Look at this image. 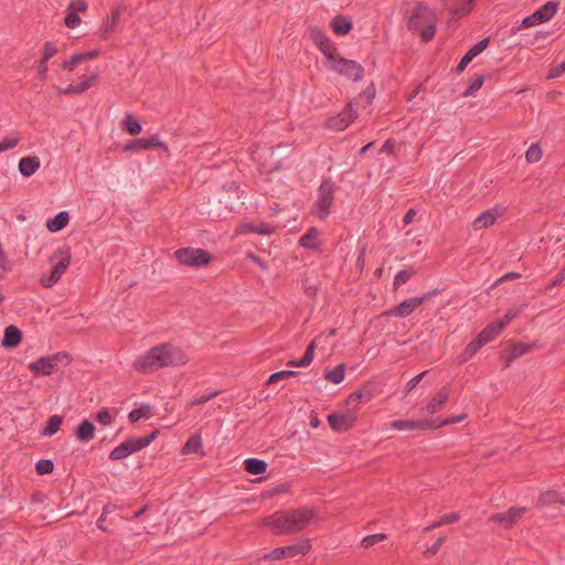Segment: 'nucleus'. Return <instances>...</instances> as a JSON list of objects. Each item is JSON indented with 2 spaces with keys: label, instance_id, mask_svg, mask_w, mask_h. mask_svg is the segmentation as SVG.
I'll use <instances>...</instances> for the list:
<instances>
[{
  "label": "nucleus",
  "instance_id": "obj_1",
  "mask_svg": "<svg viewBox=\"0 0 565 565\" xmlns=\"http://www.w3.org/2000/svg\"><path fill=\"white\" fill-rule=\"evenodd\" d=\"M316 516L317 512L313 508L301 507L275 512L266 516L263 524L269 527L275 535L296 534L306 529Z\"/></svg>",
  "mask_w": 565,
  "mask_h": 565
},
{
  "label": "nucleus",
  "instance_id": "obj_2",
  "mask_svg": "<svg viewBox=\"0 0 565 565\" xmlns=\"http://www.w3.org/2000/svg\"><path fill=\"white\" fill-rule=\"evenodd\" d=\"M436 24L437 17L435 11L424 3H418L407 21V29L412 33H418L420 40L427 43L436 34Z\"/></svg>",
  "mask_w": 565,
  "mask_h": 565
},
{
  "label": "nucleus",
  "instance_id": "obj_3",
  "mask_svg": "<svg viewBox=\"0 0 565 565\" xmlns=\"http://www.w3.org/2000/svg\"><path fill=\"white\" fill-rule=\"evenodd\" d=\"M158 435L159 430L154 429L143 437H129L110 451L109 459L113 461L125 459L129 455L148 447Z\"/></svg>",
  "mask_w": 565,
  "mask_h": 565
},
{
  "label": "nucleus",
  "instance_id": "obj_4",
  "mask_svg": "<svg viewBox=\"0 0 565 565\" xmlns=\"http://www.w3.org/2000/svg\"><path fill=\"white\" fill-rule=\"evenodd\" d=\"M335 193L334 182L327 178L318 189V199L315 202L312 213L320 220H326L330 214Z\"/></svg>",
  "mask_w": 565,
  "mask_h": 565
},
{
  "label": "nucleus",
  "instance_id": "obj_5",
  "mask_svg": "<svg viewBox=\"0 0 565 565\" xmlns=\"http://www.w3.org/2000/svg\"><path fill=\"white\" fill-rule=\"evenodd\" d=\"M55 262L53 269L49 277L43 276L41 278V285L45 288L54 286L66 271L71 264V252L68 248L58 249L50 257V263Z\"/></svg>",
  "mask_w": 565,
  "mask_h": 565
},
{
  "label": "nucleus",
  "instance_id": "obj_6",
  "mask_svg": "<svg viewBox=\"0 0 565 565\" xmlns=\"http://www.w3.org/2000/svg\"><path fill=\"white\" fill-rule=\"evenodd\" d=\"M330 63L331 71L347 77L348 79H352L353 82H360L364 76L363 66L353 60H348L337 54Z\"/></svg>",
  "mask_w": 565,
  "mask_h": 565
},
{
  "label": "nucleus",
  "instance_id": "obj_7",
  "mask_svg": "<svg viewBox=\"0 0 565 565\" xmlns=\"http://www.w3.org/2000/svg\"><path fill=\"white\" fill-rule=\"evenodd\" d=\"M177 260L190 267H203L211 263V254L202 248L182 247L174 252Z\"/></svg>",
  "mask_w": 565,
  "mask_h": 565
},
{
  "label": "nucleus",
  "instance_id": "obj_8",
  "mask_svg": "<svg viewBox=\"0 0 565 565\" xmlns=\"http://www.w3.org/2000/svg\"><path fill=\"white\" fill-rule=\"evenodd\" d=\"M438 292V289H434L431 291L425 292L420 297H412L399 305L391 308L390 310L385 311L383 315L387 317H398V318H406L411 316L414 310L423 305L426 300L430 299L434 295Z\"/></svg>",
  "mask_w": 565,
  "mask_h": 565
},
{
  "label": "nucleus",
  "instance_id": "obj_9",
  "mask_svg": "<svg viewBox=\"0 0 565 565\" xmlns=\"http://www.w3.org/2000/svg\"><path fill=\"white\" fill-rule=\"evenodd\" d=\"M311 548V544L309 540H302L298 542L297 544L288 545V546H281L276 547L270 553L265 554L260 561H276V559H282L288 557H295L297 555H305L307 554Z\"/></svg>",
  "mask_w": 565,
  "mask_h": 565
},
{
  "label": "nucleus",
  "instance_id": "obj_10",
  "mask_svg": "<svg viewBox=\"0 0 565 565\" xmlns=\"http://www.w3.org/2000/svg\"><path fill=\"white\" fill-rule=\"evenodd\" d=\"M63 360H68L66 353L41 356L40 359L31 362L28 367L38 375H51L57 369L58 363L63 362Z\"/></svg>",
  "mask_w": 565,
  "mask_h": 565
},
{
  "label": "nucleus",
  "instance_id": "obj_11",
  "mask_svg": "<svg viewBox=\"0 0 565 565\" xmlns=\"http://www.w3.org/2000/svg\"><path fill=\"white\" fill-rule=\"evenodd\" d=\"M559 2L551 0L536 10L533 14L522 20L521 29H526L546 21H550L557 12Z\"/></svg>",
  "mask_w": 565,
  "mask_h": 565
},
{
  "label": "nucleus",
  "instance_id": "obj_12",
  "mask_svg": "<svg viewBox=\"0 0 565 565\" xmlns=\"http://www.w3.org/2000/svg\"><path fill=\"white\" fill-rule=\"evenodd\" d=\"M310 40L321 51L326 58L330 62L338 54L334 43L329 36L318 26L309 28Z\"/></svg>",
  "mask_w": 565,
  "mask_h": 565
},
{
  "label": "nucleus",
  "instance_id": "obj_13",
  "mask_svg": "<svg viewBox=\"0 0 565 565\" xmlns=\"http://www.w3.org/2000/svg\"><path fill=\"white\" fill-rule=\"evenodd\" d=\"M160 344L152 347L145 355L138 358L135 367L141 372H152L162 369V353Z\"/></svg>",
  "mask_w": 565,
  "mask_h": 565
},
{
  "label": "nucleus",
  "instance_id": "obj_14",
  "mask_svg": "<svg viewBox=\"0 0 565 565\" xmlns=\"http://www.w3.org/2000/svg\"><path fill=\"white\" fill-rule=\"evenodd\" d=\"M160 348L162 350L163 367L184 365L189 361L188 355L180 348L171 343L160 344Z\"/></svg>",
  "mask_w": 565,
  "mask_h": 565
},
{
  "label": "nucleus",
  "instance_id": "obj_15",
  "mask_svg": "<svg viewBox=\"0 0 565 565\" xmlns=\"http://www.w3.org/2000/svg\"><path fill=\"white\" fill-rule=\"evenodd\" d=\"M327 419L332 430L344 433L353 427L356 420V414L354 411L349 409L347 413L329 414Z\"/></svg>",
  "mask_w": 565,
  "mask_h": 565
},
{
  "label": "nucleus",
  "instance_id": "obj_16",
  "mask_svg": "<svg viewBox=\"0 0 565 565\" xmlns=\"http://www.w3.org/2000/svg\"><path fill=\"white\" fill-rule=\"evenodd\" d=\"M153 148H162L163 150L168 151V146L160 141L159 137L157 135L148 137V138H139L129 141L127 145H125L124 150L125 151H137L141 149H153Z\"/></svg>",
  "mask_w": 565,
  "mask_h": 565
},
{
  "label": "nucleus",
  "instance_id": "obj_17",
  "mask_svg": "<svg viewBox=\"0 0 565 565\" xmlns=\"http://www.w3.org/2000/svg\"><path fill=\"white\" fill-rule=\"evenodd\" d=\"M525 512L526 508H510L504 513L493 514L490 520L501 524L504 529H510Z\"/></svg>",
  "mask_w": 565,
  "mask_h": 565
},
{
  "label": "nucleus",
  "instance_id": "obj_18",
  "mask_svg": "<svg viewBox=\"0 0 565 565\" xmlns=\"http://www.w3.org/2000/svg\"><path fill=\"white\" fill-rule=\"evenodd\" d=\"M490 43V39L489 38H486V39H482L480 40L478 43H476L472 47H470L467 53L462 56V58L460 60V62L458 63V65L456 66L455 68V72L457 74H460L462 73L466 67L468 66V64L477 56L479 55L483 50L487 49V46L489 45Z\"/></svg>",
  "mask_w": 565,
  "mask_h": 565
},
{
  "label": "nucleus",
  "instance_id": "obj_19",
  "mask_svg": "<svg viewBox=\"0 0 565 565\" xmlns=\"http://www.w3.org/2000/svg\"><path fill=\"white\" fill-rule=\"evenodd\" d=\"M125 8L122 6H118L111 10L110 17L106 18V20L103 23V26L100 28L102 39L107 40L111 36Z\"/></svg>",
  "mask_w": 565,
  "mask_h": 565
},
{
  "label": "nucleus",
  "instance_id": "obj_20",
  "mask_svg": "<svg viewBox=\"0 0 565 565\" xmlns=\"http://www.w3.org/2000/svg\"><path fill=\"white\" fill-rule=\"evenodd\" d=\"M391 427L397 430H427L431 429V423L428 419H418V420H394L391 423Z\"/></svg>",
  "mask_w": 565,
  "mask_h": 565
},
{
  "label": "nucleus",
  "instance_id": "obj_21",
  "mask_svg": "<svg viewBox=\"0 0 565 565\" xmlns=\"http://www.w3.org/2000/svg\"><path fill=\"white\" fill-rule=\"evenodd\" d=\"M22 341V332L15 326H8L4 329V334L1 341L3 348L13 349L17 348Z\"/></svg>",
  "mask_w": 565,
  "mask_h": 565
},
{
  "label": "nucleus",
  "instance_id": "obj_22",
  "mask_svg": "<svg viewBox=\"0 0 565 565\" xmlns=\"http://www.w3.org/2000/svg\"><path fill=\"white\" fill-rule=\"evenodd\" d=\"M450 395V388L449 386L445 385L443 386L436 395L430 399V402L427 404L426 408L429 414H435L438 411L443 408L445 403L448 401Z\"/></svg>",
  "mask_w": 565,
  "mask_h": 565
},
{
  "label": "nucleus",
  "instance_id": "obj_23",
  "mask_svg": "<svg viewBox=\"0 0 565 565\" xmlns=\"http://www.w3.org/2000/svg\"><path fill=\"white\" fill-rule=\"evenodd\" d=\"M330 26L337 35H347L353 29L352 21L348 17L341 14L331 20Z\"/></svg>",
  "mask_w": 565,
  "mask_h": 565
},
{
  "label": "nucleus",
  "instance_id": "obj_24",
  "mask_svg": "<svg viewBox=\"0 0 565 565\" xmlns=\"http://www.w3.org/2000/svg\"><path fill=\"white\" fill-rule=\"evenodd\" d=\"M95 430L94 424L88 419H84L79 423L74 434L79 441L87 443L95 437Z\"/></svg>",
  "mask_w": 565,
  "mask_h": 565
},
{
  "label": "nucleus",
  "instance_id": "obj_25",
  "mask_svg": "<svg viewBox=\"0 0 565 565\" xmlns=\"http://www.w3.org/2000/svg\"><path fill=\"white\" fill-rule=\"evenodd\" d=\"M457 2L456 8L449 9V14L452 20L461 19L469 14L475 7L476 0H455Z\"/></svg>",
  "mask_w": 565,
  "mask_h": 565
},
{
  "label": "nucleus",
  "instance_id": "obj_26",
  "mask_svg": "<svg viewBox=\"0 0 565 565\" xmlns=\"http://www.w3.org/2000/svg\"><path fill=\"white\" fill-rule=\"evenodd\" d=\"M40 168V159L38 157H23L19 161V171L23 177H31Z\"/></svg>",
  "mask_w": 565,
  "mask_h": 565
},
{
  "label": "nucleus",
  "instance_id": "obj_27",
  "mask_svg": "<svg viewBox=\"0 0 565 565\" xmlns=\"http://www.w3.org/2000/svg\"><path fill=\"white\" fill-rule=\"evenodd\" d=\"M68 213L66 211H62L46 222V227L51 233H56L63 230L68 224Z\"/></svg>",
  "mask_w": 565,
  "mask_h": 565
},
{
  "label": "nucleus",
  "instance_id": "obj_28",
  "mask_svg": "<svg viewBox=\"0 0 565 565\" xmlns=\"http://www.w3.org/2000/svg\"><path fill=\"white\" fill-rule=\"evenodd\" d=\"M502 332V324H495L494 322L487 326L476 338L482 345L492 341L497 335Z\"/></svg>",
  "mask_w": 565,
  "mask_h": 565
},
{
  "label": "nucleus",
  "instance_id": "obj_29",
  "mask_svg": "<svg viewBox=\"0 0 565 565\" xmlns=\"http://www.w3.org/2000/svg\"><path fill=\"white\" fill-rule=\"evenodd\" d=\"M497 220V214H494L492 211H484L482 212L472 223L473 230L480 231L483 228H488L489 226L493 225Z\"/></svg>",
  "mask_w": 565,
  "mask_h": 565
},
{
  "label": "nucleus",
  "instance_id": "obj_30",
  "mask_svg": "<svg viewBox=\"0 0 565 565\" xmlns=\"http://www.w3.org/2000/svg\"><path fill=\"white\" fill-rule=\"evenodd\" d=\"M267 468V462L258 458H248L244 461V469L252 475H262Z\"/></svg>",
  "mask_w": 565,
  "mask_h": 565
},
{
  "label": "nucleus",
  "instance_id": "obj_31",
  "mask_svg": "<svg viewBox=\"0 0 565 565\" xmlns=\"http://www.w3.org/2000/svg\"><path fill=\"white\" fill-rule=\"evenodd\" d=\"M319 235V231L317 227H310L299 239V244L302 247L309 249H318L319 244L317 243V238Z\"/></svg>",
  "mask_w": 565,
  "mask_h": 565
},
{
  "label": "nucleus",
  "instance_id": "obj_32",
  "mask_svg": "<svg viewBox=\"0 0 565 565\" xmlns=\"http://www.w3.org/2000/svg\"><path fill=\"white\" fill-rule=\"evenodd\" d=\"M532 349V344H526L522 342L514 343L512 345V350L509 356L505 359L504 366L508 367L510 364L518 358L524 355Z\"/></svg>",
  "mask_w": 565,
  "mask_h": 565
},
{
  "label": "nucleus",
  "instance_id": "obj_33",
  "mask_svg": "<svg viewBox=\"0 0 565 565\" xmlns=\"http://www.w3.org/2000/svg\"><path fill=\"white\" fill-rule=\"evenodd\" d=\"M460 520V514L458 512H450V513H447L443 516H440L437 521H435L434 523L429 524L428 526H426L424 529V532H429L431 530H435L439 526H443V525H447V524H452V523H456Z\"/></svg>",
  "mask_w": 565,
  "mask_h": 565
},
{
  "label": "nucleus",
  "instance_id": "obj_34",
  "mask_svg": "<svg viewBox=\"0 0 565 565\" xmlns=\"http://www.w3.org/2000/svg\"><path fill=\"white\" fill-rule=\"evenodd\" d=\"M539 503L541 505H553V504H561L563 505L565 503L564 499L559 494V492L555 490H550L541 494L539 499Z\"/></svg>",
  "mask_w": 565,
  "mask_h": 565
},
{
  "label": "nucleus",
  "instance_id": "obj_35",
  "mask_svg": "<svg viewBox=\"0 0 565 565\" xmlns=\"http://www.w3.org/2000/svg\"><path fill=\"white\" fill-rule=\"evenodd\" d=\"M345 374V365L339 364L332 370H327L324 373V377L334 384H340L344 380Z\"/></svg>",
  "mask_w": 565,
  "mask_h": 565
},
{
  "label": "nucleus",
  "instance_id": "obj_36",
  "mask_svg": "<svg viewBox=\"0 0 565 565\" xmlns=\"http://www.w3.org/2000/svg\"><path fill=\"white\" fill-rule=\"evenodd\" d=\"M151 416H152L151 406L148 404H145V405L140 406L139 408L132 409L128 415V419L130 423H136L141 418H150Z\"/></svg>",
  "mask_w": 565,
  "mask_h": 565
},
{
  "label": "nucleus",
  "instance_id": "obj_37",
  "mask_svg": "<svg viewBox=\"0 0 565 565\" xmlns=\"http://www.w3.org/2000/svg\"><path fill=\"white\" fill-rule=\"evenodd\" d=\"M63 423V416L52 415L46 422V426L42 431V435L52 436L56 434Z\"/></svg>",
  "mask_w": 565,
  "mask_h": 565
},
{
  "label": "nucleus",
  "instance_id": "obj_38",
  "mask_svg": "<svg viewBox=\"0 0 565 565\" xmlns=\"http://www.w3.org/2000/svg\"><path fill=\"white\" fill-rule=\"evenodd\" d=\"M202 448V440L199 435H192L182 447V454H198Z\"/></svg>",
  "mask_w": 565,
  "mask_h": 565
},
{
  "label": "nucleus",
  "instance_id": "obj_39",
  "mask_svg": "<svg viewBox=\"0 0 565 565\" xmlns=\"http://www.w3.org/2000/svg\"><path fill=\"white\" fill-rule=\"evenodd\" d=\"M415 275V270L412 267L399 270L394 278L393 287L394 289H398L402 285L406 284L413 276Z\"/></svg>",
  "mask_w": 565,
  "mask_h": 565
},
{
  "label": "nucleus",
  "instance_id": "obj_40",
  "mask_svg": "<svg viewBox=\"0 0 565 565\" xmlns=\"http://www.w3.org/2000/svg\"><path fill=\"white\" fill-rule=\"evenodd\" d=\"M483 345L480 341L475 338L470 343L467 344L463 352L460 355L461 362L470 360Z\"/></svg>",
  "mask_w": 565,
  "mask_h": 565
},
{
  "label": "nucleus",
  "instance_id": "obj_41",
  "mask_svg": "<svg viewBox=\"0 0 565 565\" xmlns=\"http://www.w3.org/2000/svg\"><path fill=\"white\" fill-rule=\"evenodd\" d=\"M125 129L131 135L137 136L141 132L142 127L137 118L132 115H127L124 120Z\"/></svg>",
  "mask_w": 565,
  "mask_h": 565
},
{
  "label": "nucleus",
  "instance_id": "obj_42",
  "mask_svg": "<svg viewBox=\"0 0 565 565\" xmlns=\"http://www.w3.org/2000/svg\"><path fill=\"white\" fill-rule=\"evenodd\" d=\"M242 232H250L256 234H270L273 232V227L266 223H260L258 225L254 224H244L242 225Z\"/></svg>",
  "mask_w": 565,
  "mask_h": 565
},
{
  "label": "nucleus",
  "instance_id": "obj_43",
  "mask_svg": "<svg viewBox=\"0 0 565 565\" xmlns=\"http://www.w3.org/2000/svg\"><path fill=\"white\" fill-rule=\"evenodd\" d=\"M317 348L316 340H312L305 351L303 356L299 360V363L309 366L315 358V350Z\"/></svg>",
  "mask_w": 565,
  "mask_h": 565
},
{
  "label": "nucleus",
  "instance_id": "obj_44",
  "mask_svg": "<svg viewBox=\"0 0 565 565\" xmlns=\"http://www.w3.org/2000/svg\"><path fill=\"white\" fill-rule=\"evenodd\" d=\"M298 372L296 371H289V370H282V371H279V372H276V373H273L267 382H266V385H270V384H274V383H277L278 381H281V380H286L290 376H295L297 375Z\"/></svg>",
  "mask_w": 565,
  "mask_h": 565
},
{
  "label": "nucleus",
  "instance_id": "obj_45",
  "mask_svg": "<svg viewBox=\"0 0 565 565\" xmlns=\"http://www.w3.org/2000/svg\"><path fill=\"white\" fill-rule=\"evenodd\" d=\"M53 469L54 463L50 459H40L35 465V471L40 476L51 473Z\"/></svg>",
  "mask_w": 565,
  "mask_h": 565
},
{
  "label": "nucleus",
  "instance_id": "obj_46",
  "mask_svg": "<svg viewBox=\"0 0 565 565\" xmlns=\"http://www.w3.org/2000/svg\"><path fill=\"white\" fill-rule=\"evenodd\" d=\"M97 81V74L94 73L92 75H83L79 77L78 88L81 93L88 90L94 83Z\"/></svg>",
  "mask_w": 565,
  "mask_h": 565
},
{
  "label": "nucleus",
  "instance_id": "obj_47",
  "mask_svg": "<svg viewBox=\"0 0 565 565\" xmlns=\"http://www.w3.org/2000/svg\"><path fill=\"white\" fill-rule=\"evenodd\" d=\"M327 127L337 131H342L349 127L348 121H344L343 118L339 116L330 117L327 120Z\"/></svg>",
  "mask_w": 565,
  "mask_h": 565
},
{
  "label": "nucleus",
  "instance_id": "obj_48",
  "mask_svg": "<svg viewBox=\"0 0 565 565\" xmlns=\"http://www.w3.org/2000/svg\"><path fill=\"white\" fill-rule=\"evenodd\" d=\"M483 83H484V76L483 75H476L471 79V82H470L468 88L466 89V92L463 93V96L472 95L475 92H477L478 89H480L482 87Z\"/></svg>",
  "mask_w": 565,
  "mask_h": 565
},
{
  "label": "nucleus",
  "instance_id": "obj_49",
  "mask_svg": "<svg viewBox=\"0 0 565 565\" xmlns=\"http://www.w3.org/2000/svg\"><path fill=\"white\" fill-rule=\"evenodd\" d=\"M542 158V150L539 145H532L526 153L525 159L530 163H535Z\"/></svg>",
  "mask_w": 565,
  "mask_h": 565
},
{
  "label": "nucleus",
  "instance_id": "obj_50",
  "mask_svg": "<svg viewBox=\"0 0 565 565\" xmlns=\"http://www.w3.org/2000/svg\"><path fill=\"white\" fill-rule=\"evenodd\" d=\"M385 539H386V534H384V533L367 535L362 540L361 545L364 548H369V547L375 545L376 543L384 541Z\"/></svg>",
  "mask_w": 565,
  "mask_h": 565
},
{
  "label": "nucleus",
  "instance_id": "obj_51",
  "mask_svg": "<svg viewBox=\"0 0 565 565\" xmlns=\"http://www.w3.org/2000/svg\"><path fill=\"white\" fill-rule=\"evenodd\" d=\"M340 118H343L344 121H348V125L354 121L358 117L356 111L353 109L352 103H349L347 107L338 115Z\"/></svg>",
  "mask_w": 565,
  "mask_h": 565
},
{
  "label": "nucleus",
  "instance_id": "obj_52",
  "mask_svg": "<svg viewBox=\"0 0 565 565\" xmlns=\"http://www.w3.org/2000/svg\"><path fill=\"white\" fill-rule=\"evenodd\" d=\"M218 394H220V391H214L206 395L196 397L188 404V407L192 408L193 406L203 405V404L207 403L209 401H211L212 398L216 397Z\"/></svg>",
  "mask_w": 565,
  "mask_h": 565
},
{
  "label": "nucleus",
  "instance_id": "obj_53",
  "mask_svg": "<svg viewBox=\"0 0 565 565\" xmlns=\"http://www.w3.org/2000/svg\"><path fill=\"white\" fill-rule=\"evenodd\" d=\"M463 418H465V416H457V417L446 418L444 420L433 419V420H430L431 429H438V428H440L443 426H447V425H450V424L459 423Z\"/></svg>",
  "mask_w": 565,
  "mask_h": 565
},
{
  "label": "nucleus",
  "instance_id": "obj_54",
  "mask_svg": "<svg viewBox=\"0 0 565 565\" xmlns=\"http://www.w3.org/2000/svg\"><path fill=\"white\" fill-rule=\"evenodd\" d=\"M82 62H84V60L82 57V54L78 53L73 55L70 60L64 61L61 66L63 70L72 72L74 67Z\"/></svg>",
  "mask_w": 565,
  "mask_h": 565
},
{
  "label": "nucleus",
  "instance_id": "obj_55",
  "mask_svg": "<svg viewBox=\"0 0 565 565\" xmlns=\"http://www.w3.org/2000/svg\"><path fill=\"white\" fill-rule=\"evenodd\" d=\"M19 141H20V138L17 136L4 138L3 140L0 141V152L7 151L9 149H13L14 147L18 146Z\"/></svg>",
  "mask_w": 565,
  "mask_h": 565
},
{
  "label": "nucleus",
  "instance_id": "obj_56",
  "mask_svg": "<svg viewBox=\"0 0 565 565\" xmlns=\"http://www.w3.org/2000/svg\"><path fill=\"white\" fill-rule=\"evenodd\" d=\"M96 420L103 426H108L113 422V417L107 409H102L96 414Z\"/></svg>",
  "mask_w": 565,
  "mask_h": 565
},
{
  "label": "nucleus",
  "instance_id": "obj_57",
  "mask_svg": "<svg viewBox=\"0 0 565 565\" xmlns=\"http://www.w3.org/2000/svg\"><path fill=\"white\" fill-rule=\"evenodd\" d=\"M81 23V18L77 13L73 12L72 10H68L67 15L65 17V24L70 29L76 28Z\"/></svg>",
  "mask_w": 565,
  "mask_h": 565
},
{
  "label": "nucleus",
  "instance_id": "obj_58",
  "mask_svg": "<svg viewBox=\"0 0 565 565\" xmlns=\"http://www.w3.org/2000/svg\"><path fill=\"white\" fill-rule=\"evenodd\" d=\"M360 97L364 99L367 104H371L375 97V86L374 84H370L361 94Z\"/></svg>",
  "mask_w": 565,
  "mask_h": 565
},
{
  "label": "nucleus",
  "instance_id": "obj_59",
  "mask_svg": "<svg viewBox=\"0 0 565 565\" xmlns=\"http://www.w3.org/2000/svg\"><path fill=\"white\" fill-rule=\"evenodd\" d=\"M68 10L73 12H85L87 10V3L85 0H74L68 4Z\"/></svg>",
  "mask_w": 565,
  "mask_h": 565
},
{
  "label": "nucleus",
  "instance_id": "obj_60",
  "mask_svg": "<svg viewBox=\"0 0 565 565\" xmlns=\"http://www.w3.org/2000/svg\"><path fill=\"white\" fill-rule=\"evenodd\" d=\"M43 56L42 60L49 61L56 54V47L51 42H45L43 47Z\"/></svg>",
  "mask_w": 565,
  "mask_h": 565
},
{
  "label": "nucleus",
  "instance_id": "obj_61",
  "mask_svg": "<svg viewBox=\"0 0 565 565\" xmlns=\"http://www.w3.org/2000/svg\"><path fill=\"white\" fill-rule=\"evenodd\" d=\"M445 543V537L440 536L431 546H429L425 552V556H433L438 553L440 546Z\"/></svg>",
  "mask_w": 565,
  "mask_h": 565
},
{
  "label": "nucleus",
  "instance_id": "obj_62",
  "mask_svg": "<svg viewBox=\"0 0 565 565\" xmlns=\"http://www.w3.org/2000/svg\"><path fill=\"white\" fill-rule=\"evenodd\" d=\"M565 280V266L556 274L553 280L547 285L546 289H552Z\"/></svg>",
  "mask_w": 565,
  "mask_h": 565
},
{
  "label": "nucleus",
  "instance_id": "obj_63",
  "mask_svg": "<svg viewBox=\"0 0 565 565\" xmlns=\"http://www.w3.org/2000/svg\"><path fill=\"white\" fill-rule=\"evenodd\" d=\"M361 401H364V399H363V396H362V392H360V391L358 390V391L353 392V393H352V394L347 398L345 404H347L348 406H350V405H352V404L356 405V404H358L359 402H361Z\"/></svg>",
  "mask_w": 565,
  "mask_h": 565
},
{
  "label": "nucleus",
  "instance_id": "obj_64",
  "mask_svg": "<svg viewBox=\"0 0 565 565\" xmlns=\"http://www.w3.org/2000/svg\"><path fill=\"white\" fill-rule=\"evenodd\" d=\"M563 73H565V60L559 65H557L551 70L548 78L558 77Z\"/></svg>",
  "mask_w": 565,
  "mask_h": 565
}]
</instances>
